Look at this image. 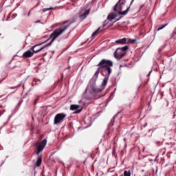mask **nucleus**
<instances>
[{
    "instance_id": "aec40b11",
    "label": "nucleus",
    "mask_w": 176,
    "mask_h": 176,
    "mask_svg": "<svg viewBox=\"0 0 176 176\" xmlns=\"http://www.w3.org/2000/svg\"><path fill=\"white\" fill-rule=\"evenodd\" d=\"M165 27H167V23L165 25H162L160 27L157 28V31H160L161 30H163V28H165Z\"/></svg>"
},
{
    "instance_id": "9d476101",
    "label": "nucleus",
    "mask_w": 176,
    "mask_h": 176,
    "mask_svg": "<svg viewBox=\"0 0 176 176\" xmlns=\"http://www.w3.org/2000/svg\"><path fill=\"white\" fill-rule=\"evenodd\" d=\"M109 79V75H108V73L106 74L104 79H103V81L102 82V86L101 87H105V86H107V83H108V80Z\"/></svg>"
},
{
    "instance_id": "4468645a",
    "label": "nucleus",
    "mask_w": 176,
    "mask_h": 176,
    "mask_svg": "<svg viewBox=\"0 0 176 176\" xmlns=\"http://www.w3.org/2000/svg\"><path fill=\"white\" fill-rule=\"evenodd\" d=\"M78 108H79V105H78V104H72L70 106L71 111H76Z\"/></svg>"
},
{
    "instance_id": "bb28decb",
    "label": "nucleus",
    "mask_w": 176,
    "mask_h": 176,
    "mask_svg": "<svg viewBox=\"0 0 176 176\" xmlns=\"http://www.w3.org/2000/svg\"><path fill=\"white\" fill-rule=\"evenodd\" d=\"M30 14H31V11H29V13H28V16H30Z\"/></svg>"
},
{
    "instance_id": "c85d7f7f",
    "label": "nucleus",
    "mask_w": 176,
    "mask_h": 176,
    "mask_svg": "<svg viewBox=\"0 0 176 176\" xmlns=\"http://www.w3.org/2000/svg\"><path fill=\"white\" fill-rule=\"evenodd\" d=\"M39 5V3H38L37 4H36V6H35V8H36V6H38Z\"/></svg>"
},
{
    "instance_id": "393cba45",
    "label": "nucleus",
    "mask_w": 176,
    "mask_h": 176,
    "mask_svg": "<svg viewBox=\"0 0 176 176\" xmlns=\"http://www.w3.org/2000/svg\"><path fill=\"white\" fill-rule=\"evenodd\" d=\"M38 23H41V20H38L35 22L36 24H38Z\"/></svg>"
},
{
    "instance_id": "423d86ee",
    "label": "nucleus",
    "mask_w": 176,
    "mask_h": 176,
    "mask_svg": "<svg viewBox=\"0 0 176 176\" xmlns=\"http://www.w3.org/2000/svg\"><path fill=\"white\" fill-rule=\"evenodd\" d=\"M90 14V9L86 10L83 14H81L79 15V19H80L81 21L85 20L87 16Z\"/></svg>"
},
{
    "instance_id": "6ab92c4d",
    "label": "nucleus",
    "mask_w": 176,
    "mask_h": 176,
    "mask_svg": "<svg viewBox=\"0 0 176 176\" xmlns=\"http://www.w3.org/2000/svg\"><path fill=\"white\" fill-rule=\"evenodd\" d=\"M94 96L93 95V94L89 93V96H85V98L87 100H92V98H94Z\"/></svg>"
},
{
    "instance_id": "f8f14e48",
    "label": "nucleus",
    "mask_w": 176,
    "mask_h": 176,
    "mask_svg": "<svg viewBox=\"0 0 176 176\" xmlns=\"http://www.w3.org/2000/svg\"><path fill=\"white\" fill-rule=\"evenodd\" d=\"M42 164V156H38L36 162V167H41Z\"/></svg>"
},
{
    "instance_id": "a878e982",
    "label": "nucleus",
    "mask_w": 176,
    "mask_h": 176,
    "mask_svg": "<svg viewBox=\"0 0 176 176\" xmlns=\"http://www.w3.org/2000/svg\"><path fill=\"white\" fill-rule=\"evenodd\" d=\"M68 36H69V34H67V35L65 37V39L66 38H68Z\"/></svg>"
},
{
    "instance_id": "0eeeda50",
    "label": "nucleus",
    "mask_w": 176,
    "mask_h": 176,
    "mask_svg": "<svg viewBox=\"0 0 176 176\" xmlns=\"http://www.w3.org/2000/svg\"><path fill=\"white\" fill-rule=\"evenodd\" d=\"M34 52H32L28 50L23 53L22 57H23V58H30L32 57V56H34Z\"/></svg>"
},
{
    "instance_id": "7c9ffc66",
    "label": "nucleus",
    "mask_w": 176,
    "mask_h": 176,
    "mask_svg": "<svg viewBox=\"0 0 176 176\" xmlns=\"http://www.w3.org/2000/svg\"><path fill=\"white\" fill-rule=\"evenodd\" d=\"M119 20H120V19H117L116 21H119Z\"/></svg>"
},
{
    "instance_id": "20e7f679",
    "label": "nucleus",
    "mask_w": 176,
    "mask_h": 176,
    "mask_svg": "<svg viewBox=\"0 0 176 176\" xmlns=\"http://www.w3.org/2000/svg\"><path fill=\"white\" fill-rule=\"evenodd\" d=\"M65 118H67V115L64 113H60L56 114L54 117V124H60V123H63Z\"/></svg>"
},
{
    "instance_id": "5701e85b",
    "label": "nucleus",
    "mask_w": 176,
    "mask_h": 176,
    "mask_svg": "<svg viewBox=\"0 0 176 176\" xmlns=\"http://www.w3.org/2000/svg\"><path fill=\"white\" fill-rule=\"evenodd\" d=\"M39 100V98H36L34 100V104H36V102Z\"/></svg>"
},
{
    "instance_id": "473e14b6",
    "label": "nucleus",
    "mask_w": 176,
    "mask_h": 176,
    "mask_svg": "<svg viewBox=\"0 0 176 176\" xmlns=\"http://www.w3.org/2000/svg\"><path fill=\"white\" fill-rule=\"evenodd\" d=\"M103 27H105V24L103 25Z\"/></svg>"
},
{
    "instance_id": "7ed1b4c3",
    "label": "nucleus",
    "mask_w": 176,
    "mask_h": 176,
    "mask_svg": "<svg viewBox=\"0 0 176 176\" xmlns=\"http://www.w3.org/2000/svg\"><path fill=\"white\" fill-rule=\"evenodd\" d=\"M122 0H119L118 2L115 5L113 8L114 12H117L118 14H121L122 16H126L127 13H129L130 10V7H128L126 10L122 12V6L124 5L123 2H122Z\"/></svg>"
},
{
    "instance_id": "2eb2a0df",
    "label": "nucleus",
    "mask_w": 176,
    "mask_h": 176,
    "mask_svg": "<svg viewBox=\"0 0 176 176\" xmlns=\"http://www.w3.org/2000/svg\"><path fill=\"white\" fill-rule=\"evenodd\" d=\"M129 49V46L125 45L121 48H118V50H119L120 52H126V50Z\"/></svg>"
},
{
    "instance_id": "412c9836",
    "label": "nucleus",
    "mask_w": 176,
    "mask_h": 176,
    "mask_svg": "<svg viewBox=\"0 0 176 176\" xmlns=\"http://www.w3.org/2000/svg\"><path fill=\"white\" fill-rule=\"evenodd\" d=\"M53 8H43L42 10L43 13H45V12H47L48 10H52Z\"/></svg>"
},
{
    "instance_id": "39448f33",
    "label": "nucleus",
    "mask_w": 176,
    "mask_h": 176,
    "mask_svg": "<svg viewBox=\"0 0 176 176\" xmlns=\"http://www.w3.org/2000/svg\"><path fill=\"white\" fill-rule=\"evenodd\" d=\"M46 144H47V140H46V139L39 142L38 146L37 147L36 155H39L40 152H42V151L45 149Z\"/></svg>"
},
{
    "instance_id": "4be33fe9",
    "label": "nucleus",
    "mask_w": 176,
    "mask_h": 176,
    "mask_svg": "<svg viewBox=\"0 0 176 176\" xmlns=\"http://www.w3.org/2000/svg\"><path fill=\"white\" fill-rule=\"evenodd\" d=\"M80 112H82V109H81L76 110V111H74V113H80Z\"/></svg>"
},
{
    "instance_id": "6e6552de",
    "label": "nucleus",
    "mask_w": 176,
    "mask_h": 176,
    "mask_svg": "<svg viewBox=\"0 0 176 176\" xmlns=\"http://www.w3.org/2000/svg\"><path fill=\"white\" fill-rule=\"evenodd\" d=\"M120 50H118V48L116 50V51L114 53V56L116 57V58H118V60H120V58H122V57H124V56H126V54H120Z\"/></svg>"
},
{
    "instance_id": "a211bd4d",
    "label": "nucleus",
    "mask_w": 176,
    "mask_h": 176,
    "mask_svg": "<svg viewBox=\"0 0 176 176\" xmlns=\"http://www.w3.org/2000/svg\"><path fill=\"white\" fill-rule=\"evenodd\" d=\"M99 32H100V28L92 34L91 41H93V38H94V36H96V35H97V34H98Z\"/></svg>"
},
{
    "instance_id": "f3484780",
    "label": "nucleus",
    "mask_w": 176,
    "mask_h": 176,
    "mask_svg": "<svg viewBox=\"0 0 176 176\" xmlns=\"http://www.w3.org/2000/svg\"><path fill=\"white\" fill-rule=\"evenodd\" d=\"M129 41L126 42V43H130L131 45H133V43H135L137 42V39H131V38H128Z\"/></svg>"
},
{
    "instance_id": "f257e3e1",
    "label": "nucleus",
    "mask_w": 176,
    "mask_h": 176,
    "mask_svg": "<svg viewBox=\"0 0 176 176\" xmlns=\"http://www.w3.org/2000/svg\"><path fill=\"white\" fill-rule=\"evenodd\" d=\"M74 22H75V19L67 20L64 21L61 27L60 28L55 30L51 34V36H53V38L50 43L45 45L43 47H39V46H41V45H43V43H45V42H43L41 43L35 45L34 46L30 48V50H32L34 54L39 53V52H42V50L46 49V47H49V46H52V43H53L54 41H56V39H57V38L60 36V35L65 32L67 28H69V27L71 26V24H74Z\"/></svg>"
},
{
    "instance_id": "1a4fd4ad",
    "label": "nucleus",
    "mask_w": 176,
    "mask_h": 176,
    "mask_svg": "<svg viewBox=\"0 0 176 176\" xmlns=\"http://www.w3.org/2000/svg\"><path fill=\"white\" fill-rule=\"evenodd\" d=\"M116 43L118 45H127V38H122L121 39H118L116 41Z\"/></svg>"
},
{
    "instance_id": "dca6fc26",
    "label": "nucleus",
    "mask_w": 176,
    "mask_h": 176,
    "mask_svg": "<svg viewBox=\"0 0 176 176\" xmlns=\"http://www.w3.org/2000/svg\"><path fill=\"white\" fill-rule=\"evenodd\" d=\"M124 176H131V170H124L123 173Z\"/></svg>"
},
{
    "instance_id": "c756f323",
    "label": "nucleus",
    "mask_w": 176,
    "mask_h": 176,
    "mask_svg": "<svg viewBox=\"0 0 176 176\" xmlns=\"http://www.w3.org/2000/svg\"><path fill=\"white\" fill-rule=\"evenodd\" d=\"M111 120H115V117H113Z\"/></svg>"
},
{
    "instance_id": "f03ea898",
    "label": "nucleus",
    "mask_w": 176,
    "mask_h": 176,
    "mask_svg": "<svg viewBox=\"0 0 176 176\" xmlns=\"http://www.w3.org/2000/svg\"><path fill=\"white\" fill-rule=\"evenodd\" d=\"M96 67H99L94 74V78L97 79L98 78V75H100V69H102L104 72H107V75H111L112 73L111 67H113V62L108 59H102L100 62L96 65Z\"/></svg>"
},
{
    "instance_id": "9b49d317",
    "label": "nucleus",
    "mask_w": 176,
    "mask_h": 176,
    "mask_svg": "<svg viewBox=\"0 0 176 176\" xmlns=\"http://www.w3.org/2000/svg\"><path fill=\"white\" fill-rule=\"evenodd\" d=\"M104 90V87H100V88L94 87H92V94H96V93H101Z\"/></svg>"
},
{
    "instance_id": "2f4dec72",
    "label": "nucleus",
    "mask_w": 176,
    "mask_h": 176,
    "mask_svg": "<svg viewBox=\"0 0 176 176\" xmlns=\"http://www.w3.org/2000/svg\"><path fill=\"white\" fill-rule=\"evenodd\" d=\"M11 89H16V87H11Z\"/></svg>"
},
{
    "instance_id": "cd10ccee",
    "label": "nucleus",
    "mask_w": 176,
    "mask_h": 176,
    "mask_svg": "<svg viewBox=\"0 0 176 176\" xmlns=\"http://www.w3.org/2000/svg\"><path fill=\"white\" fill-rule=\"evenodd\" d=\"M133 2H134V0H132V1H131V3H133Z\"/></svg>"
},
{
    "instance_id": "72a5a7b5",
    "label": "nucleus",
    "mask_w": 176,
    "mask_h": 176,
    "mask_svg": "<svg viewBox=\"0 0 176 176\" xmlns=\"http://www.w3.org/2000/svg\"><path fill=\"white\" fill-rule=\"evenodd\" d=\"M0 83H2V80L0 81Z\"/></svg>"
},
{
    "instance_id": "ddd939ff",
    "label": "nucleus",
    "mask_w": 176,
    "mask_h": 176,
    "mask_svg": "<svg viewBox=\"0 0 176 176\" xmlns=\"http://www.w3.org/2000/svg\"><path fill=\"white\" fill-rule=\"evenodd\" d=\"M117 16L118 15H116V14H111L108 15L107 19L109 20L110 21H112V20H113V19H116Z\"/></svg>"
},
{
    "instance_id": "b1692460",
    "label": "nucleus",
    "mask_w": 176,
    "mask_h": 176,
    "mask_svg": "<svg viewBox=\"0 0 176 176\" xmlns=\"http://www.w3.org/2000/svg\"><path fill=\"white\" fill-rule=\"evenodd\" d=\"M151 74H152V70H151L148 73V74L147 75V76H151Z\"/></svg>"
}]
</instances>
